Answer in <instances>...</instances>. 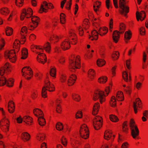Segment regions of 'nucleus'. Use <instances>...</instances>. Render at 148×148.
Here are the masks:
<instances>
[{"instance_id": "28", "label": "nucleus", "mask_w": 148, "mask_h": 148, "mask_svg": "<svg viewBox=\"0 0 148 148\" xmlns=\"http://www.w3.org/2000/svg\"><path fill=\"white\" fill-rule=\"evenodd\" d=\"M20 42L19 40L16 39L14 43L13 48L16 52H18L19 50L20 46Z\"/></svg>"}, {"instance_id": "2", "label": "nucleus", "mask_w": 148, "mask_h": 148, "mask_svg": "<svg viewBox=\"0 0 148 148\" xmlns=\"http://www.w3.org/2000/svg\"><path fill=\"white\" fill-rule=\"evenodd\" d=\"M112 85V84L111 82L109 86L106 88L105 90L106 94L103 91L101 90H97L95 91L93 95V100L95 101L99 99L100 103H102L105 101V97L109 94Z\"/></svg>"}, {"instance_id": "40", "label": "nucleus", "mask_w": 148, "mask_h": 148, "mask_svg": "<svg viewBox=\"0 0 148 148\" xmlns=\"http://www.w3.org/2000/svg\"><path fill=\"white\" fill-rule=\"evenodd\" d=\"M28 50L27 49L24 48L22 50V57L21 58L25 59L28 56Z\"/></svg>"}, {"instance_id": "52", "label": "nucleus", "mask_w": 148, "mask_h": 148, "mask_svg": "<svg viewBox=\"0 0 148 148\" xmlns=\"http://www.w3.org/2000/svg\"><path fill=\"white\" fill-rule=\"evenodd\" d=\"M60 21L62 24H64L66 23L65 15L63 13H61L60 14Z\"/></svg>"}, {"instance_id": "18", "label": "nucleus", "mask_w": 148, "mask_h": 148, "mask_svg": "<svg viewBox=\"0 0 148 148\" xmlns=\"http://www.w3.org/2000/svg\"><path fill=\"white\" fill-rule=\"evenodd\" d=\"M104 138L105 139L107 140H108L110 138L112 140H113L115 138V135H112V132L111 130H107L105 132Z\"/></svg>"}, {"instance_id": "41", "label": "nucleus", "mask_w": 148, "mask_h": 148, "mask_svg": "<svg viewBox=\"0 0 148 148\" xmlns=\"http://www.w3.org/2000/svg\"><path fill=\"white\" fill-rule=\"evenodd\" d=\"M90 23L89 22V20L87 19H85L84 20L82 26L85 29H87L90 27Z\"/></svg>"}, {"instance_id": "1", "label": "nucleus", "mask_w": 148, "mask_h": 148, "mask_svg": "<svg viewBox=\"0 0 148 148\" xmlns=\"http://www.w3.org/2000/svg\"><path fill=\"white\" fill-rule=\"evenodd\" d=\"M69 38L65 39L61 43V48L64 51L67 50L70 48V42L72 44L74 45L77 43V37L75 30L70 29L69 31Z\"/></svg>"}, {"instance_id": "42", "label": "nucleus", "mask_w": 148, "mask_h": 148, "mask_svg": "<svg viewBox=\"0 0 148 148\" xmlns=\"http://www.w3.org/2000/svg\"><path fill=\"white\" fill-rule=\"evenodd\" d=\"M116 99L115 96H112L110 101V103L111 106L115 107L116 106Z\"/></svg>"}, {"instance_id": "5", "label": "nucleus", "mask_w": 148, "mask_h": 148, "mask_svg": "<svg viewBox=\"0 0 148 148\" xmlns=\"http://www.w3.org/2000/svg\"><path fill=\"white\" fill-rule=\"evenodd\" d=\"M129 125L133 138L135 139H138L139 130L134 119H132L130 120Z\"/></svg>"}, {"instance_id": "3", "label": "nucleus", "mask_w": 148, "mask_h": 148, "mask_svg": "<svg viewBox=\"0 0 148 148\" xmlns=\"http://www.w3.org/2000/svg\"><path fill=\"white\" fill-rule=\"evenodd\" d=\"M0 110L1 111L3 117L1 120V123L2 124L1 129L3 132L6 133L9 130L10 122L9 120L6 117L5 113L4 111L3 108H0Z\"/></svg>"}, {"instance_id": "19", "label": "nucleus", "mask_w": 148, "mask_h": 148, "mask_svg": "<svg viewBox=\"0 0 148 148\" xmlns=\"http://www.w3.org/2000/svg\"><path fill=\"white\" fill-rule=\"evenodd\" d=\"M27 32V29L26 27L24 26L23 27L21 30V34L22 36L21 38V43L23 44L26 41L25 34Z\"/></svg>"}, {"instance_id": "37", "label": "nucleus", "mask_w": 148, "mask_h": 148, "mask_svg": "<svg viewBox=\"0 0 148 148\" xmlns=\"http://www.w3.org/2000/svg\"><path fill=\"white\" fill-rule=\"evenodd\" d=\"M32 24L35 25V27H37L39 22L40 21V18L38 16H33L31 18Z\"/></svg>"}, {"instance_id": "7", "label": "nucleus", "mask_w": 148, "mask_h": 148, "mask_svg": "<svg viewBox=\"0 0 148 148\" xmlns=\"http://www.w3.org/2000/svg\"><path fill=\"white\" fill-rule=\"evenodd\" d=\"M15 52L16 51L14 49L6 51L4 53L5 58H9L10 61L12 62H15L16 60Z\"/></svg>"}, {"instance_id": "10", "label": "nucleus", "mask_w": 148, "mask_h": 148, "mask_svg": "<svg viewBox=\"0 0 148 148\" xmlns=\"http://www.w3.org/2000/svg\"><path fill=\"white\" fill-rule=\"evenodd\" d=\"M12 70V66L9 62H6L3 66L1 67L0 69V75L3 76L4 73H9L11 72Z\"/></svg>"}, {"instance_id": "13", "label": "nucleus", "mask_w": 148, "mask_h": 148, "mask_svg": "<svg viewBox=\"0 0 148 148\" xmlns=\"http://www.w3.org/2000/svg\"><path fill=\"white\" fill-rule=\"evenodd\" d=\"M54 8L53 5L51 3H47L46 1H44L41 4L40 9L39 10L40 13H42L43 12H47L49 9H53Z\"/></svg>"}, {"instance_id": "39", "label": "nucleus", "mask_w": 148, "mask_h": 148, "mask_svg": "<svg viewBox=\"0 0 148 148\" xmlns=\"http://www.w3.org/2000/svg\"><path fill=\"white\" fill-rule=\"evenodd\" d=\"M67 79V75L65 73L61 74L60 77V81L62 83H64L66 82Z\"/></svg>"}, {"instance_id": "9", "label": "nucleus", "mask_w": 148, "mask_h": 148, "mask_svg": "<svg viewBox=\"0 0 148 148\" xmlns=\"http://www.w3.org/2000/svg\"><path fill=\"white\" fill-rule=\"evenodd\" d=\"M22 74L23 76L27 80L30 79L32 77L33 72L29 67H25L22 70Z\"/></svg>"}, {"instance_id": "20", "label": "nucleus", "mask_w": 148, "mask_h": 148, "mask_svg": "<svg viewBox=\"0 0 148 148\" xmlns=\"http://www.w3.org/2000/svg\"><path fill=\"white\" fill-rule=\"evenodd\" d=\"M30 47L31 50L36 53L43 52V48L41 46L32 45H31Z\"/></svg>"}, {"instance_id": "4", "label": "nucleus", "mask_w": 148, "mask_h": 148, "mask_svg": "<svg viewBox=\"0 0 148 148\" xmlns=\"http://www.w3.org/2000/svg\"><path fill=\"white\" fill-rule=\"evenodd\" d=\"M69 67L70 69L75 70V69H79L80 67L79 56H76L75 58L74 55H72L69 58Z\"/></svg>"}, {"instance_id": "22", "label": "nucleus", "mask_w": 148, "mask_h": 148, "mask_svg": "<svg viewBox=\"0 0 148 148\" xmlns=\"http://www.w3.org/2000/svg\"><path fill=\"white\" fill-rule=\"evenodd\" d=\"M71 145L73 148H77L79 145V142L78 140L73 136L70 138Z\"/></svg>"}, {"instance_id": "30", "label": "nucleus", "mask_w": 148, "mask_h": 148, "mask_svg": "<svg viewBox=\"0 0 148 148\" xmlns=\"http://www.w3.org/2000/svg\"><path fill=\"white\" fill-rule=\"evenodd\" d=\"M116 99L118 101H122L124 100V96L121 91H118L116 95Z\"/></svg>"}, {"instance_id": "59", "label": "nucleus", "mask_w": 148, "mask_h": 148, "mask_svg": "<svg viewBox=\"0 0 148 148\" xmlns=\"http://www.w3.org/2000/svg\"><path fill=\"white\" fill-rule=\"evenodd\" d=\"M7 79L4 77H1L0 78V86H3L6 84Z\"/></svg>"}, {"instance_id": "11", "label": "nucleus", "mask_w": 148, "mask_h": 148, "mask_svg": "<svg viewBox=\"0 0 148 148\" xmlns=\"http://www.w3.org/2000/svg\"><path fill=\"white\" fill-rule=\"evenodd\" d=\"M102 119L99 116H96L93 120V126L94 129L97 130H99L102 125Z\"/></svg>"}, {"instance_id": "62", "label": "nucleus", "mask_w": 148, "mask_h": 148, "mask_svg": "<svg viewBox=\"0 0 148 148\" xmlns=\"http://www.w3.org/2000/svg\"><path fill=\"white\" fill-rule=\"evenodd\" d=\"M47 90L46 89L45 87H43L42 88V97L45 98H46L47 97Z\"/></svg>"}, {"instance_id": "45", "label": "nucleus", "mask_w": 148, "mask_h": 148, "mask_svg": "<svg viewBox=\"0 0 148 148\" xmlns=\"http://www.w3.org/2000/svg\"><path fill=\"white\" fill-rule=\"evenodd\" d=\"M123 77L124 79L126 82H128L129 80L130 81L131 80V77L130 74H129V79H128V74L126 71H124L123 72Z\"/></svg>"}, {"instance_id": "21", "label": "nucleus", "mask_w": 148, "mask_h": 148, "mask_svg": "<svg viewBox=\"0 0 148 148\" xmlns=\"http://www.w3.org/2000/svg\"><path fill=\"white\" fill-rule=\"evenodd\" d=\"M96 75V72L94 69H90L88 70V76L89 80H93L95 79Z\"/></svg>"}, {"instance_id": "26", "label": "nucleus", "mask_w": 148, "mask_h": 148, "mask_svg": "<svg viewBox=\"0 0 148 148\" xmlns=\"http://www.w3.org/2000/svg\"><path fill=\"white\" fill-rule=\"evenodd\" d=\"M32 119L29 116H25L23 117V122L27 125H31L32 123Z\"/></svg>"}, {"instance_id": "64", "label": "nucleus", "mask_w": 148, "mask_h": 148, "mask_svg": "<svg viewBox=\"0 0 148 148\" xmlns=\"http://www.w3.org/2000/svg\"><path fill=\"white\" fill-rule=\"evenodd\" d=\"M83 28L82 26L81 25L79 26L78 28L79 35L80 36H83L84 34V32Z\"/></svg>"}, {"instance_id": "48", "label": "nucleus", "mask_w": 148, "mask_h": 148, "mask_svg": "<svg viewBox=\"0 0 148 148\" xmlns=\"http://www.w3.org/2000/svg\"><path fill=\"white\" fill-rule=\"evenodd\" d=\"M6 35L7 36H10L13 34V29L10 27H7L5 29Z\"/></svg>"}, {"instance_id": "33", "label": "nucleus", "mask_w": 148, "mask_h": 148, "mask_svg": "<svg viewBox=\"0 0 148 148\" xmlns=\"http://www.w3.org/2000/svg\"><path fill=\"white\" fill-rule=\"evenodd\" d=\"M132 33L130 30L125 32L124 35L125 40L126 43H127L129 40L131 39Z\"/></svg>"}, {"instance_id": "35", "label": "nucleus", "mask_w": 148, "mask_h": 148, "mask_svg": "<svg viewBox=\"0 0 148 148\" xmlns=\"http://www.w3.org/2000/svg\"><path fill=\"white\" fill-rule=\"evenodd\" d=\"M108 28L106 27H100L99 30V34L101 36H103L107 33Z\"/></svg>"}, {"instance_id": "17", "label": "nucleus", "mask_w": 148, "mask_h": 148, "mask_svg": "<svg viewBox=\"0 0 148 148\" xmlns=\"http://www.w3.org/2000/svg\"><path fill=\"white\" fill-rule=\"evenodd\" d=\"M142 107V103L140 99L137 98L136 99L135 102L134 103V112L136 114L137 111L140 110Z\"/></svg>"}, {"instance_id": "55", "label": "nucleus", "mask_w": 148, "mask_h": 148, "mask_svg": "<svg viewBox=\"0 0 148 148\" xmlns=\"http://www.w3.org/2000/svg\"><path fill=\"white\" fill-rule=\"evenodd\" d=\"M125 25L123 23H121L120 24L119 27V32L120 34L123 33L125 30Z\"/></svg>"}, {"instance_id": "46", "label": "nucleus", "mask_w": 148, "mask_h": 148, "mask_svg": "<svg viewBox=\"0 0 148 148\" xmlns=\"http://www.w3.org/2000/svg\"><path fill=\"white\" fill-rule=\"evenodd\" d=\"M101 4V2L99 1H96L93 5L94 9L95 12H97L99 9L100 7Z\"/></svg>"}, {"instance_id": "16", "label": "nucleus", "mask_w": 148, "mask_h": 148, "mask_svg": "<svg viewBox=\"0 0 148 148\" xmlns=\"http://www.w3.org/2000/svg\"><path fill=\"white\" fill-rule=\"evenodd\" d=\"M77 79V76L75 74H72L69 77L67 83L68 86H73L75 82Z\"/></svg>"}, {"instance_id": "50", "label": "nucleus", "mask_w": 148, "mask_h": 148, "mask_svg": "<svg viewBox=\"0 0 148 148\" xmlns=\"http://www.w3.org/2000/svg\"><path fill=\"white\" fill-rule=\"evenodd\" d=\"M147 58V55L145 52H144L143 54V68L144 69H145L146 68L147 66V64L145 63V62Z\"/></svg>"}, {"instance_id": "63", "label": "nucleus", "mask_w": 148, "mask_h": 148, "mask_svg": "<svg viewBox=\"0 0 148 148\" xmlns=\"http://www.w3.org/2000/svg\"><path fill=\"white\" fill-rule=\"evenodd\" d=\"M23 0H16V4L18 7H21L23 5Z\"/></svg>"}, {"instance_id": "43", "label": "nucleus", "mask_w": 148, "mask_h": 148, "mask_svg": "<svg viewBox=\"0 0 148 148\" xmlns=\"http://www.w3.org/2000/svg\"><path fill=\"white\" fill-rule=\"evenodd\" d=\"M38 122L39 125L41 126H43L46 124L45 119L43 116H39L38 118Z\"/></svg>"}, {"instance_id": "36", "label": "nucleus", "mask_w": 148, "mask_h": 148, "mask_svg": "<svg viewBox=\"0 0 148 148\" xmlns=\"http://www.w3.org/2000/svg\"><path fill=\"white\" fill-rule=\"evenodd\" d=\"M45 135L43 134H38L36 136L37 140L40 142H41L44 141L45 139Z\"/></svg>"}, {"instance_id": "38", "label": "nucleus", "mask_w": 148, "mask_h": 148, "mask_svg": "<svg viewBox=\"0 0 148 148\" xmlns=\"http://www.w3.org/2000/svg\"><path fill=\"white\" fill-rule=\"evenodd\" d=\"M59 39V37L56 35H51L49 38V40L54 43L58 42Z\"/></svg>"}, {"instance_id": "12", "label": "nucleus", "mask_w": 148, "mask_h": 148, "mask_svg": "<svg viewBox=\"0 0 148 148\" xmlns=\"http://www.w3.org/2000/svg\"><path fill=\"white\" fill-rule=\"evenodd\" d=\"M33 13L32 9L30 8H28L27 9H23L22 10L21 16V20H24L25 17L26 18L31 17Z\"/></svg>"}, {"instance_id": "47", "label": "nucleus", "mask_w": 148, "mask_h": 148, "mask_svg": "<svg viewBox=\"0 0 148 148\" xmlns=\"http://www.w3.org/2000/svg\"><path fill=\"white\" fill-rule=\"evenodd\" d=\"M43 48H44L45 51L47 53L50 52L51 50V47L50 44L47 42L45 44L44 46V47H42Z\"/></svg>"}, {"instance_id": "57", "label": "nucleus", "mask_w": 148, "mask_h": 148, "mask_svg": "<svg viewBox=\"0 0 148 148\" xmlns=\"http://www.w3.org/2000/svg\"><path fill=\"white\" fill-rule=\"evenodd\" d=\"M110 120L112 122H116L118 121L119 119L117 117L114 115H110Z\"/></svg>"}, {"instance_id": "53", "label": "nucleus", "mask_w": 148, "mask_h": 148, "mask_svg": "<svg viewBox=\"0 0 148 148\" xmlns=\"http://www.w3.org/2000/svg\"><path fill=\"white\" fill-rule=\"evenodd\" d=\"M107 77L105 76H103L100 77L98 79L99 82L102 83H105L107 81Z\"/></svg>"}, {"instance_id": "51", "label": "nucleus", "mask_w": 148, "mask_h": 148, "mask_svg": "<svg viewBox=\"0 0 148 148\" xmlns=\"http://www.w3.org/2000/svg\"><path fill=\"white\" fill-rule=\"evenodd\" d=\"M97 66L99 67H101L104 66L105 63V61L103 59H99L97 62Z\"/></svg>"}, {"instance_id": "27", "label": "nucleus", "mask_w": 148, "mask_h": 148, "mask_svg": "<svg viewBox=\"0 0 148 148\" xmlns=\"http://www.w3.org/2000/svg\"><path fill=\"white\" fill-rule=\"evenodd\" d=\"M100 107V104L99 103H96L94 104L92 111V114L93 115H95L98 113Z\"/></svg>"}, {"instance_id": "60", "label": "nucleus", "mask_w": 148, "mask_h": 148, "mask_svg": "<svg viewBox=\"0 0 148 148\" xmlns=\"http://www.w3.org/2000/svg\"><path fill=\"white\" fill-rule=\"evenodd\" d=\"M56 128L58 130L61 131L63 129L64 126L61 123L58 122L56 124Z\"/></svg>"}, {"instance_id": "23", "label": "nucleus", "mask_w": 148, "mask_h": 148, "mask_svg": "<svg viewBox=\"0 0 148 148\" xmlns=\"http://www.w3.org/2000/svg\"><path fill=\"white\" fill-rule=\"evenodd\" d=\"M136 17L138 21L140 20L141 21H143L146 17L145 13L144 11H141L140 13L138 12H136Z\"/></svg>"}, {"instance_id": "8", "label": "nucleus", "mask_w": 148, "mask_h": 148, "mask_svg": "<svg viewBox=\"0 0 148 148\" xmlns=\"http://www.w3.org/2000/svg\"><path fill=\"white\" fill-rule=\"evenodd\" d=\"M79 135L81 137L84 139H87L88 138L89 136L88 129L85 124H83L81 126Z\"/></svg>"}, {"instance_id": "29", "label": "nucleus", "mask_w": 148, "mask_h": 148, "mask_svg": "<svg viewBox=\"0 0 148 148\" xmlns=\"http://www.w3.org/2000/svg\"><path fill=\"white\" fill-rule=\"evenodd\" d=\"M21 138L24 141H27L30 139V136L27 132H23L21 134Z\"/></svg>"}, {"instance_id": "54", "label": "nucleus", "mask_w": 148, "mask_h": 148, "mask_svg": "<svg viewBox=\"0 0 148 148\" xmlns=\"http://www.w3.org/2000/svg\"><path fill=\"white\" fill-rule=\"evenodd\" d=\"M14 81L12 78H10L7 80L6 84L9 87H12L14 85Z\"/></svg>"}, {"instance_id": "6", "label": "nucleus", "mask_w": 148, "mask_h": 148, "mask_svg": "<svg viewBox=\"0 0 148 148\" xmlns=\"http://www.w3.org/2000/svg\"><path fill=\"white\" fill-rule=\"evenodd\" d=\"M119 4L120 14L126 17L127 14L129 12V7L126 5L125 0H119Z\"/></svg>"}, {"instance_id": "31", "label": "nucleus", "mask_w": 148, "mask_h": 148, "mask_svg": "<svg viewBox=\"0 0 148 148\" xmlns=\"http://www.w3.org/2000/svg\"><path fill=\"white\" fill-rule=\"evenodd\" d=\"M119 32H118L117 31H115L113 33L112 38L113 40L116 43L117 42L119 39Z\"/></svg>"}, {"instance_id": "49", "label": "nucleus", "mask_w": 148, "mask_h": 148, "mask_svg": "<svg viewBox=\"0 0 148 148\" xmlns=\"http://www.w3.org/2000/svg\"><path fill=\"white\" fill-rule=\"evenodd\" d=\"M38 92L36 90H33L31 95V98L33 99H36L38 96Z\"/></svg>"}, {"instance_id": "56", "label": "nucleus", "mask_w": 148, "mask_h": 148, "mask_svg": "<svg viewBox=\"0 0 148 148\" xmlns=\"http://www.w3.org/2000/svg\"><path fill=\"white\" fill-rule=\"evenodd\" d=\"M119 53L118 51H114L112 54V57L113 60H115L119 58Z\"/></svg>"}, {"instance_id": "32", "label": "nucleus", "mask_w": 148, "mask_h": 148, "mask_svg": "<svg viewBox=\"0 0 148 148\" xmlns=\"http://www.w3.org/2000/svg\"><path fill=\"white\" fill-rule=\"evenodd\" d=\"M10 13L9 9L7 7H3L0 9V14L2 15L6 16Z\"/></svg>"}, {"instance_id": "15", "label": "nucleus", "mask_w": 148, "mask_h": 148, "mask_svg": "<svg viewBox=\"0 0 148 148\" xmlns=\"http://www.w3.org/2000/svg\"><path fill=\"white\" fill-rule=\"evenodd\" d=\"M45 85L43 87H45L46 90L49 92H53L55 90V87L54 85L50 82L47 79L45 82Z\"/></svg>"}, {"instance_id": "61", "label": "nucleus", "mask_w": 148, "mask_h": 148, "mask_svg": "<svg viewBox=\"0 0 148 148\" xmlns=\"http://www.w3.org/2000/svg\"><path fill=\"white\" fill-rule=\"evenodd\" d=\"M123 91L127 94L130 95L132 92V89L130 86H128L123 88Z\"/></svg>"}, {"instance_id": "14", "label": "nucleus", "mask_w": 148, "mask_h": 148, "mask_svg": "<svg viewBox=\"0 0 148 148\" xmlns=\"http://www.w3.org/2000/svg\"><path fill=\"white\" fill-rule=\"evenodd\" d=\"M37 57V60L40 63L44 64L47 61V57L46 55L43 52L39 53Z\"/></svg>"}, {"instance_id": "24", "label": "nucleus", "mask_w": 148, "mask_h": 148, "mask_svg": "<svg viewBox=\"0 0 148 148\" xmlns=\"http://www.w3.org/2000/svg\"><path fill=\"white\" fill-rule=\"evenodd\" d=\"M99 32L95 30L92 31L91 32V35L89 37V39L92 40H97L98 37Z\"/></svg>"}, {"instance_id": "34", "label": "nucleus", "mask_w": 148, "mask_h": 148, "mask_svg": "<svg viewBox=\"0 0 148 148\" xmlns=\"http://www.w3.org/2000/svg\"><path fill=\"white\" fill-rule=\"evenodd\" d=\"M33 113L34 115L38 118L39 117V116H43L42 111L41 110L38 108L34 109Z\"/></svg>"}, {"instance_id": "25", "label": "nucleus", "mask_w": 148, "mask_h": 148, "mask_svg": "<svg viewBox=\"0 0 148 148\" xmlns=\"http://www.w3.org/2000/svg\"><path fill=\"white\" fill-rule=\"evenodd\" d=\"M15 106L12 100H10L8 102V109L9 112L11 113H13L14 111Z\"/></svg>"}, {"instance_id": "44", "label": "nucleus", "mask_w": 148, "mask_h": 148, "mask_svg": "<svg viewBox=\"0 0 148 148\" xmlns=\"http://www.w3.org/2000/svg\"><path fill=\"white\" fill-rule=\"evenodd\" d=\"M72 97L73 100L77 102L79 101L81 99L80 95L75 93H74L72 94Z\"/></svg>"}, {"instance_id": "58", "label": "nucleus", "mask_w": 148, "mask_h": 148, "mask_svg": "<svg viewBox=\"0 0 148 148\" xmlns=\"http://www.w3.org/2000/svg\"><path fill=\"white\" fill-rule=\"evenodd\" d=\"M50 74L51 77H53L54 78H56V71L55 68H52L51 69L50 71Z\"/></svg>"}]
</instances>
